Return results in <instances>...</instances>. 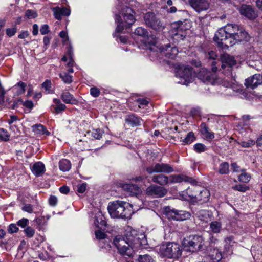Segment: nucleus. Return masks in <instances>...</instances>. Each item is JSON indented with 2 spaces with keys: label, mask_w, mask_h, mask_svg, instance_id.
I'll list each match as a JSON object with an SVG mask.
<instances>
[{
  "label": "nucleus",
  "mask_w": 262,
  "mask_h": 262,
  "mask_svg": "<svg viewBox=\"0 0 262 262\" xmlns=\"http://www.w3.org/2000/svg\"><path fill=\"white\" fill-rule=\"evenodd\" d=\"M152 181L161 185H164L168 183V178L163 174H159L154 176L152 178Z\"/></svg>",
  "instance_id": "obj_36"
},
{
  "label": "nucleus",
  "mask_w": 262,
  "mask_h": 262,
  "mask_svg": "<svg viewBox=\"0 0 262 262\" xmlns=\"http://www.w3.org/2000/svg\"><path fill=\"white\" fill-rule=\"evenodd\" d=\"M217 169L219 172L222 174H227L229 171V165H220Z\"/></svg>",
  "instance_id": "obj_49"
},
{
  "label": "nucleus",
  "mask_w": 262,
  "mask_h": 262,
  "mask_svg": "<svg viewBox=\"0 0 262 262\" xmlns=\"http://www.w3.org/2000/svg\"><path fill=\"white\" fill-rule=\"evenodd\" d=\"M135 12L130 7L123 6L119 14L115 15V21L117 26L115 32L113 33V37L116 40L119 39L121 43L125 44L127 42L128 38L125 36L117 35V33H122L124 30L128 31L132 25L135 22Z\"/></svg>",
  "instance_id": "obj_2"
},
{
  "label": "nucleus",
  "mask_w": 262,
  "mask_h": 262,
  "mask_svg": "<svg viewBox=\"0 0 262 262\" xmlns=\"http://www.w3.org/2000/svg\"><path fill=\"white\" fill-rule=\"evenodd\" d=\"M133 205L122 201H115L110 202L107 209L111 216L113 218H127L131 214L130 208Z\"/></svg>",
  "instance_id": "obj_3"
},
{
  "label": "nucleus",
  "mask_w": 262,
  "mask_h": 262,
  "mask_svg": "<svg viewBox=\"0 0 262 262\" xmlns=\"http://www.w3.org/2000/svg\"><path fill=\"white\" fill-rule=\"evenodd\" d=\"M16 158L18 162L17 164H23L24 162L29 163L27 161L29 157L25 152L23 151H18L16 154Z\"/></svg>",
  "instance_id": "obj_37"
},
{
  "label": "nucleus",
  "mask_w": 262,
  "mask_h": 262,
  "mask_svg": "<svg viewBox=\"0 0 262 262\" xmlns=\"http://www.w3.org/2000/svg\"><path fill=\"white\" fill-rule=\"evenodd\" d=\"M53 104L50 107V111L54 114H59L62 113L67 108L66 105L62 103L61 100L58 98H54Z\"/></svg>",
  "instance_id": "obj_21"
},
{
  "label": "nucleus",
  "mask_w": 262,
  "mask_h": 262,
  "mask_svg": "<svg viewBox=\"0 0 262 262\" xmlns=\"http://www.w3.org/2000/svg\"><path fill=\"white\" fill-rule=\"evenodd\" d=\"M96 237L97 239H103L106 237V234L101 230H97L95 231Z\"/></svg>",
  "instance_id": "obj_60"
},
{
  "label": "nucleus",
  "mask_w": 262,
  "mask_h": 262,
  "mask_svg": "<svg viewBox=\"0 0 262 262\" xmlns=\"http://www.w3.org/2000/svg\"><path fill=\"white\" fill-rule=\"evenodd\" d=\"M136 101L140 108H143L144 106H147L149 103V101L146 98H138Z\"/></svg>",
  "instance_id": "obj_54"
},
{
  "label": "nucleus",
  "mask_w": 262,
  "mask_h": 262,
  "mask_svg": "<svg viewBox=\"0 0 262 262\" xmlns=\"http://www.w3.org/2000/svg\"><path fill=\"white\" fill-rule=\"evenodd\" d=\"M190 6L197 12L207 10L209 3L207 0H189Z\"/></svg>",
  "instance_id": "obj_18"
},
{
  "label": "nucleus",
  "mask_w": 262,
  "mask_h": 262,
  "mask_svg": "<svg viewBox=\"0 0 262 262\" xmlns=\"http://www.w3.org/2000/svg\"><path fill=\"white\" fill-rule=\"evenodd\" d=\"M26 86V83L23 81H19L17 82L13 86V91L15 90V92H14V95L18 96L25 93Z\"/></svg>",
  "instance_id": "obj_32"
},
{
  "label": "nucleus",
  "mask_w": 262,
  "mask_h": 262,
  "mask_svg": "<svg viewBox=\"0 0 262 262\" xmlns=\"http://www.w3.org/2000/svg\"><path fill=\"white\" fill-rule=\"evenodd\" d=\"M239 13L249 19H254L257 17L254 8L251 5L243 4L239 9Z\"/></svg>",
  "instance_id": "obj_16"
},
{
  "label": "nucleus",
  "mask_w": 262,
  "mask_h": 262,
  "mask_svg": "<svg viewBox=\"0 0 262 262\" xmlns=\"http://www.w3.org/2000/svg\"><path fill=\"white\" fill-rule=\"evenodd\" d=\"M164 212L169 219H172L176 221H183L189 219L190 217V213L184 210H178L171 208L169 206L165 207L164 208Z\"/></svg>",
  "instance_id": "obj_9"
},
{
  "label": "nucleus",
  "mask_w": 262,
  "mask_h": 262,
  "mask_svg": "<svg viewBox=\"0 0 262 262\" xmlns=\"http://www.w3.org/2000/svg\"><path fill=\"white\" fill-rule=\"evenodd\" d=\"M87 184L85 183L77 185V192L79 193H83L86 188Z\"/></svg>",
  "instance_id": "obj_58"
},
{
  "label": "nucleus",
  "mask_w": 262,
  "mask_h": 262,
  "mask_svg": "<svg viewBox=\"0 0 262 262\" xmlns=\"http://www.w3.org/2000/svg\"><path fill=\"white\" fill-rule=\"evenodd\" d=\"M229 36L232 37L235 44L243 41H248V33L241 27L236 24H228L223 28Z\"/></svg>",
  "instance_id": "obj_5"
},
{
  "label": "nucleus",
  "mask_w": 262,
  "mask_h": 262,
  "mask_svg": "<svg viewBox=\"0 0 262 262\" xmlns=\"http://www.w3.org/2000/svg\"><path fill=\"white\" fill-rule=\"evenodd\" d=\"M200 132L204 136L205 139L211 142L215 137L214 133L213 132H209V128L205 122H202L200 125Z\"/></svg>",
  "instance_id": "obj_23"
},
{
  "label": "nucleus",
  "mask_w": 262,
  "mask_h": 262,
  "mask_svg": "<svg viewBox=\"0 0 262 262\" xmlns=\"http://www.w3.org/2000/svg\"><path fill=\"white\" fill-rule=\"evenodd\" d=\"M137 262H154L152 258L149 255H140L137 259Z\"/></svg>",
  "instance_id": "obj_43"
},
{
  "label": "nucleus",
  "mask_w": 262,
  "mask_h": 262,
  "mask_svg": "<svg viewBox=\"0 0 262 262\" xmlns=\"http://www.w3.org/2000/svg\"><path fill=\"white\" fill-rule=\"evenodd\" d=\"M185 244L192 251H202L204 245V239L202 236L194 235L190 236L186 241Z\"/></svg>",
  "instance_id": "obj_10"
},
{
  "label": "nucleus",
  "mask_w": 262,
  "mask_h": 262,
  "mask_svg": "<svg viewBox=\"0 0 262 262\" xmlns=\"http://www.w3.org/2000/svg\"><path fill=\"white\" fill-rule=\"evenodd\" d=\"M196 139V138L195 136L194 133L192 131H191L188 132L185 138L181 140V141L182 142V144L185 145L192 143L193 142L195 141Z\"/></svg>",
  "instance_id": "obj_35"
},
{
  "label": "nucleus",
  "mask_w": 262,
  "mask_h": 262,
  "mask_svg": "<svg viewBox=\"0 0 262 262\" xmlns=\"http://www.w3.org/2000/svg\"><path fill=\"white\" fill-rule=\"evenodd\" d=\"M167 190L161 186L152 185L149 186L146 190V194L152 198H161L167 193Z\"/></svg>",
  "instance_id": "obj_14"
},
{
  "label": "nucleus",
  "mask_w": 262,
  "mask_h": 262,
  "mask_svg": "<svg viewBox=\"0 0 262 262\" xmlns=\"http://www.w3.org/2000/svg\"><path fill=\"white\" fill-rule=\"evenodd\" d=\"M225 246H228V248H229L234 246L235 244V242L234 241V238L232 236H229L227 237L225 239Z\"/></svg>",
  "instance_id": "obj_50"
},
{
  "label": "nucleus",
  "mask_w": 262,
  "mask_h": 262,
  "mask_svg": "<svg viewBox=\"0 0 262 262\" xmlns=\"http://www.w3.org/2000/svg\"><path fill=\"white\" fill-rule=\"evenodd\" d=\"M199 191V186L193 185L191 187H188L186 190L181 191L179 193V199L186 201L200 199V196H196L197 191Z\"/></svg>",
  "instance_id": "obj_12"
},
{
  "label": "nucleus",
  "mask_w": 262,
  "mask_h": 262,
  "mask_svg": "<svg viewBox=\"0 0 262 262\" xmlns=\"http://www.w3.org/2000/svg\"><path fill=\"white\" fill-rule=\"evenodd\" d=\"M160 252L167 258H179L182 255V248L176 243H168L160 247Z\"/></svg>",
  "instance_id": "obj_8"
},
{
  "label": "nucleus",
  "mask_w": 262,
  "mask_h": 262,
  "mask_svg": "<svg viewBox=\"0 0 262 262\" xmlns=\"http://www.w3.org/2000/svg\"><path fill=\"white\" fill-rule=\"evenodd\" d=\"M59 76L66 84H69L73 82V76L69 75L67 72L60 73Z\"/></svg>",
  "instance_id": "obj_39"
},
{
  "label": "nucleus",
  "mask_w": 262,
  "mask_h": 262,
  "mask_svg": "<svg viewBox=\"0 0 262 262\" xmlns=\"http://www.w3.org/2000/svg\"><path fill=\"white\" fill-rule=\"evenodd\" d=\"M200 196V199H196V200L202 201L203 202H206L208 200L210 196L209 191L203 188H201L199 186V191H197L196 196Z\"/></svg>",
  "instance_id": "obj_31"
},
{
  "label": "nucleus",
  "mask_w": 262,
  "mask_h": 262,
  "mask_svg": "<svg viewBox=\"0 0 262 262\" xmlns=\"http://www.w3.org/2000/svg\"><path fill=\"white\" fill-rule=\"evenodd\" d=\"M189 26L186 23L178 21L171 24L169 34L174 41L179 42L185 38Z\"/></svg>",
  "instance_id": "obj_6"
},
{
  "label": "nucleus",
  "mask_w": 262,
  "mask_h": 262,
  "mask_svg": "<svg viewBox=\"0 0 262 262\" xmlns=\"http://www.w3.org/2000/svg\"><path fill=\"white\" fill-rule=\"evenodd\" d=\"M52 82L50 80L46 79L42 84L41 86L48 94H53L54 91L52 88Z\"/></svg>",
  "instance_id": "obj_40"
},
{
  "label": "nucleus",
  "mask_w": 262,
  "mask_h": 262,
  "mask_svg": "<svg viewBox=\"0 0 262 262\" xmlns=\"http://www.w3.org/2000/svg\"><path fill=\"white\" fill-rule=\"evenodd\" d=\"M233 189L234 190L242 192H245L246 191L249 189V187L248 186H246L245 184H238L236 185L233 187Z\"/></svg>",
  "instance_id": "obj_45"
},
{
  "label": "nucleus",
  "mask_w": 262,
  "mask_h": 262,
  "mask_svg": "<svg viewBox=\"0 0 262 262\" xmlns=\"http://www.w3.org/2000/svg\"><path fill=\"white\" fill-rule=\"evenodd\" d=\"M113 242L122 255L129 257L133 256L135 250L145 244L146 239L143 234L128 227L124 236H116Z\"/></svg>",
  "instance_id": "obj_1"
},
{
  "label": "nucleus",
  "mask_w": 262,
  "mask_h": 262,
  "mask_svg": "<svg viewBox=\"0 0 262 262\" xmlns=\"http://www.w3.org/2000/svg\"><path fill=\"white\" fill-rule=\"evenodd\" d=\"M225 63L227 64L229 68H232L236 64V62L233 57L228 55V56L225 58Z\"/></svg>",
  "instance_id": "obj_47"
},
{
  "label": "nucleus",
  "mask_w": 262,
  "mask_h": 262,
  "mask_svg": "<svg viewBox=\"0 0 262 262\" xmlns=\"http://www.w3.org/2000/svg\"><path fill=\"white\" fill-rule=\"evenodd\" d=\"M194 150L197 153H201L206 151L207 148L206 146L200 143H196L193 146Z\"/></svg>",
  "instance_id": "obj_44"
},
{
  "label": "nucleus",
  "mask_w": 262,
  "mask_h": 262,
  "mask_svg": "<svg viewBox=\"0 0 262 262\" xmlns=\"http://www.w3.org/2000/svg\"><path fill=\"white\" fill-rule=\"evenodd\" d=\"M149 173L153 172L170 173L173 171V168L168 165H155V167H150L147 168Z\"/></svg>",
  "instance_id": "obj_24"
},
{
  "label": "nucleus",
  "mask_w": 262,
  "mask_h": 262,
  "mask_svg": "<svg viewBox=\"0 0 262 262\" xmlns=\"http://www.w3.org/2000/svg\"><path fill=\"white\" fill-rule=\"evenodd\" d=\"M210 231L213 233H219L222 229V224L220 221H213L209 224Z\"/></svg>",
  "instance_id": "obj_33"
},
{
  "label": "nucleus",
  "mask_w": 262,
  "mask_h": 262,
  "mask_svg": "<svg viewBox=\"0 0 262 262\" xmlns=\"http://www.w3.org/2000/svg\"><path fill=\"white\" fill-rule=\"evenodd\" d=\"M52 10L54 17L58 20H61L62 16H68L71 14L70 9L65 7L60 8L57 6L53 8Z\"/></svg>",
  "instance_id": "obj_22"
},
{
  "label": "nucleus",
  "mask_w": 262,
  "mask_h": 262,
  "mask_svg": "<svg viewBox=\"0 0 262 262\" xmlns=\"http://www.w3.org/2000/svg\"><path fill=\"white\" fill-rule=\"evenodd\" d=\"M239 180L241 182L244 183H247L250 180V176L247 173L245 172H243L239 176H238Z\"/></svg>",
  "instance_id": "obj_48"
},
{
  "label": "nucleus",
  "mask_w": 262,
  "mask_h": 262,
  "mask_svg": "<svg viewBox=\"0 0 262 262\" xmlns=\"http://www.w3.org/2000/svg\"><path fill=\"white\" fill-rule=\"evenodd\" d=\"M51 39V37H49L47 36H44L43 39V43L44 47L46 49H47L48 48V46H49Z\"/></svg>",
  "instance_id": "obj_64"
},
{
  "label": "nucleus",
  "mask_w": 262,
  "mask_h": 262,
  "mask_svg": "<svg viewBox=\"0 0 262 262\" xmlns=\"http://www.w3.org/2000/svg\"><path fill=\"white\" fill-rule=\"evenodd\" d=\"M172 182L174 183H181L182 182H188L192 184L196 183L195 180L192 178L184 174L174 175L172 177Z\"/></svg>",
  "instance_id": "obj_28"
},
{
  "label": "nucleus",
  "mask_w": 262,
  "mask_h": 262,
  "mask_svg": "<svg viewBox=\"0 0 262 262\" xmlns=\"http://www.w3.org/2000/svg\"><path fill=\"white\" fill-rule=\"evenodd\" d=\"M195 215L202 222L207 223L210 221L211 213L207 210H201L197 211Z\"/></svg>",
  "instance_id": "obj_30"
},
{
  "label": "nucleus",
  "mask_w": 262,
  "mask_h": 262,
  "mask_svg": "<svg viewBox=\"0 0 262 262\" xmlns=\"http://www.w3.org/2000/svg\"><path fill=\"white\" fill-rule=\"evenodd\" d=\"M18 230V228L17 227L16 224H11L9 225L8 231L9 233H13L17 232Z\"/></svg>",
  "instance_id": "obj_61"
},
{
  "label": "nucleus",
  "mask_w": 262,
  "mask_h": 262,
  "mask_svg": "<svg viewBox=\"0 0 262 262\" xmlns=\"http://www.w3.org/2000/svg\"><path fill=\"white\" fill-rule=\"evenodd\" d=\"M197 77L198 79L207 84L212 83L214 81L211 73L205 68L200 69L198 73Z\"/></svg>",
  "instance_id": "obj_19"
},
{
  "label": "nucleus",
  "mask_w": 262,
  "mask_h": 262,
  "mask_svg": "<svg viewBox=\"0 0 262 262\" xmlns=\"http://www.w3.org/2000/svg\"><path fill=\"white\" fill-rule=\"evenodd\" d=\"M50 31L49 26L48 24H44L41 26L40 32L42 35H46L48 34Z\"/></svg>",
  "instance_id": "obj_56"
},
{
  "label": "nucleus",
  "mask_w": 262,
  "mask_h": 262,
  "mask_svg": "<svg viewBox=\"0 0 262 262\" xmlns=\"http://www.w3.org/2000/svg\"><path fill=\"white\" fill-rule=\"evenodd\" d=\"M23 105L30 110H32L34 107L33 102L31 100H29L24 101Z\"/></svg>",
  "instance_id": "obj_62"
},
{
  "label": "nucleus",
  "mask_w": 262,
  "mask_h": 262,
  "mask_svg": "<svg viewBox=\"0 0 262 262\" xmlns=\"http://www.w3.org/2000/svg\"><path fill=\"white\" fill-rule=\"evenodd\" d=\"M30 169L36 176L42 175L45 170V165H30Z\"/></svg>",
  "instance_id": "obj_34"
},
{
  "label": "nucleus",
  "mask_w": 262,
  "mask_h": 262,
  "mask_svg": "<svg viewBox=\"0 0 262 262\" xmlns=\"http://www.w3.org/2000/svg\"><path fill=\"white\" fill-rule=\"evenodd\" d=\"M22 209L24 211L31 213L33 212V206L30 204H25Z\"/></svg>",
  "instance_id": "obj_63"
},
{
  "label": "nucleus",
  "mask_w": 262,
  "mask_h": 262,
  "mask_svg": "<svg viewBox=\"0 0 262 262\" xmlns=\"http://www.w3.org/2000/svg\"><path fill=\"white\" fill-rule=\"evenodd\" d=\"M122 188L131 195L137 196L142 192L141 188L135 184H124L122 185Z\"/></svg>",
  "instance_id": "obj_26"
},
{
  "label": "nucleus",
  "mask_w": 262,
  "mask_h": 262,
  "mask_svg": "<svg viewBox=\"0 0 262 262\" xmlns=\"http://www.w3.org/2000/svg\"><path fill=\"white\" fill-rule=\"evenodd\" d=\"M90 93L93 97H98L100 94V91L98 88L93 86L90 89Z\"/></svg>",
  "instance_id": "obj_52"
},
{
  "label": "nucleus",
  "mask_w": 262,
  "mask_h": 262,
  "mask_svg": "<svg viewBox=\"0 0 262 262\" xmlns=\"http://www.w3.org/2000/svg\"><path fill=\"white\" fill-rule=\"evenodd\" d=\"M255 144V141L254 140L249 139L247 141H242L241 142V146L243 147L249 148L254 145Z\"/></svg>",
  "instance_id": "obj_53"
},
{
  "label": "nucleus",
  "mask_w": 262,
  "mask_h": 262,
  "mask_svg": "<svg viewBox=\"0 0 262 262\" xmlns=\"http://www.w3.org/2000/svg\"><path fill=\"white\" fill-rule=\"evenodd\" d=\"M159 50L161 53L164 54L166 58L174 59L178 53V49L176 46L170 43L160 46Z\"/></svg>",
  "instance_id": "obj_13"
},
{
  "label": "nucleus",
  "mask_w": 262,
  "mask_h": 262,
  "mask_svg": "<svg viewBox=\"0 0 262 262\" xmlns=\"http://www.w3.org/2000/svg\"><path fill=\"white\" fill-rule=\"evenodd\" d=\"M135 35L145 38L148 36V32L144 28L139 27L137 28L134 32Z\"/></svg>",
  "instance_id": "obj_41"
},
{
  "label": "nucleus",
  "mask_w": 262,
  "mask_h": 262,
  "mask_svg": "<svg viewBox=\"0 0 262 262\" xmlns=\"http://www.w3.org/2000/svg\"><path fill=\"white\" fill-rule=\"evenodd\" d=\"M143 21L145 26L156 32L163 31L166 27L165 24L159 15L149 11L143 14Z\"/></svg>",
  "instance_id": "obj_4"
},
{
  "label": "nucleus",
  "mask_w": 262,
  "mask_h": 262,
  "mask_svg": "<svg viewBox=\"0 0 262 262\" xmlns=\"http://www.w3.org/2000/svg\"><path fill=\"white\" fill-rule=\"evenodd\" d=\"M222 258V253L217 249H211L209 254L205 256V259L208 262H219L221 260Z\"/></svg>",
  "instance_id": "obj_27"
},
{
  "label": "nucleus",
  "mask_w": 262,
  "mask_h": 262,
  "mask_svg": "<svg viewBox=\"0 0 262 262\" xmlns=\"http://www.w3.org/2000/svg\"><path fill=\"white\" fill-rule=\"evenodd\" d=\"M66 54L69 56V58H73V47L71 43L67 47Z\"/></svg>",
  "instance_id": "obj_59"
},
{
  "label": "nucleus",
  "mask_w": 262,
  "mask_h": 262,
  "mask_svg": "<svg viewBox=\"0 0 262 262\" xmlns=\"http://www.w3.org/2000/svg\"><path fill=\"white\" fill-rule=\"evenodd\" d=\"M24 232L29 238L32 237L35 234V230L30 226H28L25 230Z\"/></svg>",
  "instance_id": "obj_51"
},
{
  "label": "nucleus",
  "mask_w": 262,
  "mask_h": 262,
  "mask_svg": "<svg viewBox=\"0 0 262 262\" xmlns=\"http://www.w3.org/2000/svg\"><path fill=\"white\" fill-rule=\"evenodd\" d=\"M25 16L28 19L35 18L37 16V13L35 11L28 9L25 12Z\"/></svg>",
  "instance_id": "obj_46"
},
{
  "label": "nucleus",
  "mask_w": 262,
  "mask_h": 262,
  "mask_svg": "<svg viewBox=\"0 0 262 262\" xmlns=\"http://www.w3.org/2000/svg\"><path fill=\"white\" fill-rule=\"evenodd\" d=\"M17 32V28L14 26L13 28H7L6 30V33L7 36L11 37L14 36Z\"/></svg>",
  "instance_id": "obj_55"
},
{
  "label": "nucleus",
  "mask_w": 262,
  "mask_h": 262,
  "mask_svg": "<svg viewBox=\"0 0 262 262\" xmlns=\"http://www.w3.org/2000/svg\"><path fill=\"white\" fill-rule=\"evenodd\" d=\"M125 123L132 127L139 126L143 121L142 119L134 114H130L125 116Z\"/></svg>",
  "instance_id": "obj_20"
},
{
  "label": "nucleus",
  "mask_w": 262,
  "mask_h": 262,
  "mask_svg": "<svg viewBox=\"0 0 262 262\" xmlns=\"http://www.w3.org/2000/svg\"><path fill=\"white\" fill-rule=\"evenodd\" d=\"M60 99L66 104L71 105H78L79 101L75 98L73 94L69 92L63 91L60 95Z\"/></svg>",
  "instance_id": "obj_25"
},
{
  "label": "nucleus",
  "mask_w": 262,
  "mask_h": 262,
  "mask_svg": "<svg viewBox=\"0 0 262 262\" xmlns=\"http://www.w3.org/2000/svg\"><path fill=\"white\" fill-rule=\"evenodd\" d=\"M33 131L37 134L40 135H46V136H49L50 132L47 129L45 126L41 124H36L32 126Z\"/></svg>",
  "instance_id": "obj_29"
},
{
  "label": "nucleus",
  "mask_w": 262,
  "mask_h": 262,
  "mask_svg": "<svg viewBox=\"0 0 262 262\" xmlns=\"http://www.w3.org/2000/svg\"><path fill=\"white\" fill-rule=\"evenodd\" d=\"M137 154L140 158L144 159L149 162L154 161L158 156L156 150L144 145H141L138 147Z\"/></svg>",
  "instance_id": "obj_11"
},
{
  "label": "nucleus",
  "mask_w": 262,
  "mask_h": 262,
  "mask_svg": "<svg viewBox=\"0 0 262 262\" xmlns=\"http://www.w3.org/2000/svg\"><path fill=\"white\" fill-rule=\"evenodd\" d=\"M192 67H185L183 69H178L176 73L177 76H179L184 80L183 84L188 85L191 82L192 78Z\"/></svg>",
  "instance_id": "obj_15"
},
{
  "label": "nucleus",
  "mask_w": 262,
  "mask_h": 262,
  "mask_svg": "<svg viewBox=\"0 0 262 262\" xmlns=\"http://www.w3.org/2000/svg\"><path fill=\"white\" fill-rule=\"evenodd\" d=\"M262 84V76L260 74H254L245 80V85L247 88L254 89L258 85Z\"/></svg>",
  "instance_id": "obj_17"
},
{
  "label": "nucleus",
  "mask_w": 262,
  "mask_h": 262,
  "mask_svg": "<svg viewBox=\"0 0 262 262\" xmlns=\"http://www.w3.org/2000/svg\"><path fill=\"white\" fill-rule=\"evenodd\" d=\"M103 133L104 132L99 128L87 132V134L93 137L94 139L98 140H100L102 138Z\"/></svg>",
  "instance_id": "obj_38"
},
{
  "label": "nucleus",
  "mask_w": 262,
  "mask_h": 262,
  "mask_svg": "<svg viewBox=\"0 0 262 262\" xmlns=\"http://www.w3.org/2000/svg\"><path fill=\"white\" fill-rule=\"evenodd\" d=\"M29 224V220L26 218H23L17 222V225L21 228L26 227Z\"/></svg>",
  "instance_id": "obj_57"
},
{
  "label": "nucleus",
  "mask_w": 262,
  "mask_h": 262,
  "mask_svg": "<svg viewBox=\"0 0 262 262\" xmlns=\"http://www.w3.org/2000/svg\"><path fill=\"white\" fill-rule=\"evenodd\" d=\"M232 39V37H230L223 28L219 29L213 37L217 46L222 49H226L235 45V41Z\"/></svg>",
  "instance_id": "obj_7"
},
{
  "label": "nucleus",
  "mask_w": 262,
  "mask_h": 262,
  "mask_svg": "<svg viewBox=\"0 0 262 262\" xmlns=\"http://www.w3.org/2000/svg\"><path fill=\"white\" fill-rule=\"evenodd\" d=\"M10 137V135L8 133V132L3 128H0V140L2 141H8L9 140Z\"/></svg>",
  "instance_id": "obj_42"
}]
</instances>
